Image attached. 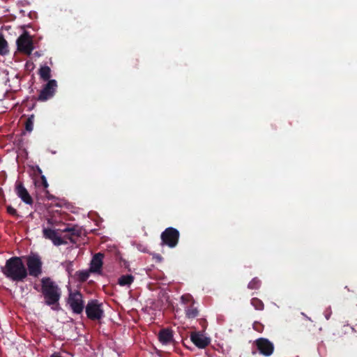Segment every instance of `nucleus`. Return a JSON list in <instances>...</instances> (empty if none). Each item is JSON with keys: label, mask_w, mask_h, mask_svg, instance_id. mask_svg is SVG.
<instances>
[{"label": "nucleus", "mask_w": 357, "mask_h": 357, "mask_svg": "<svg viewBox=\"0 0 357 357\" xmlns=\"http://www.w3.org/2000/svg\"><path fill=\"white\" fill-rule=\"evenodd\" d=\"M3 275L14 282H23L28 276V272L20 257H12L7 259L1 267Z\"/></svg>", "instance_id": "obj_1"}, {"label": "nucleus", "mask_w": 357, "mask_h": 357, "mask_svg": "<svg viewBox=\"0 0 357 357\" xmlns=\"http://www.w3.org/2000/svg\"><path fill=\"white\" fill-rule=\"evenodd\" d=\"M41 291L46 305L58 304L61 298V291L59 286L50 278H43L41 280Z\"/></svg>", "instance_id": "obj_2"}, {"label": "nucleus", "mask_w": 357, "mask_h": 357, "mask_svg": "<svg viewBox=\"0 0 357 357\" xmlns=\"http://www.w3.org/2000/svg\"><path fill=\"white\" fill-rule=\"evenodd\" d=\"M28 275L39 278L43 273V261L38 254H31L26 257Z\"/></svg>", "instance_id": "obj_3"}, {"label": "nucleus", "mask_w": 357, "mask_h": 357, "mask_svg": "<svg viewBox=\"0 0 357 357\" xmlns=\"http://www.w3.org/2000/svg\"><path fill=\"white\" fill-rule=\"evenodd\" d=\"M179 238L180 233L178 229L172 227H167L160 235L161 245L174 248L178 245Z\"/></svg>", "instance_id": "obj_4"}, {"label": "nucleus", "mask_w": 357, "mask_h": 357, "mask_svg": "<svg viewBox=\"0 0 357 357\" xmlns=\"http://www.w3.org/2000/svg\"><path fill=\"white\" fill-rule=\"evenodd\" d=\"M102 307V304L98 300H90L85 307L87 317L93 321L101 319L104 317V311Z\"/></svg>", "instance_id": "obj_5"}, {"label": "nucleus", "mask_w": 357, "mask_h": 357, "mask_svg": "<svg viewBox=\"0 0 357 357\" xmlns=\"http://www.w3.org/2000/svg\"><path fill=\"white\" fill-rule=\"evenodd\" d=\"M73 312L77 314H81L84 309L83 295L79 291H70L68 301Z\"/></svg>", "instance_id": "obj_6"}, {"label": "nucleus", "mask_w": 357, "mask_h": 357, "mask_svg": "<svg viewBox=\"0 0 357 357\" xmlns=\"http://www.w3.org/2000/svg\"><path fill=\"white\" fill-rule=\"evenodd\" d=\"M181 302L185 305L184 311L188 319H195L199 316V310L196 305L193 297L189 294H184L181 298Z\"/></svg>", "instance_id": "obj_7"}, {"label": "nucleus", "mask_w": 357, "mask_h": 357, "mask_svg": "<svg viewBox=\"0 0 357 357\" xmlns=\"http://www.w3.org/2000/svg\"><path fill=\"white\" fill-rule=\"evenodd\" d=\"M17 50L25 54H31L33 50V44L31 36L25 31L17 39Z\"/></svg>", "instance_id": "obj_8"}, {"label": "nucleus", "mask_w": 357, "mask_h": 357, "mask_svg": "<svg viewBox=\"0 0 357 357\" xmlns=\"http://www.w3.org/2000/svg\"><path fill=\"white\" fill-rule=\"evenodd\" d=\"M59 229H56L53 227H43V236L45 238L50 240L54 245L59 246L66 244V241L58 233V231H61Z\"/></svg>", "instance_id": "obj_9"}, {"label": "nucleus", "mask_w": 357, "mask_h": 357, "mask_svg": "<svg viewBox=\"0 0 357 357\" xmlns=\"http://www.w3.org/2000/svg\"><path fill=\"white\" fill-rule=\"evenodd\" d=\"M57 83L55 79L49 80L40 91L38 100L45 101L51 98L54 95Z\"/></svg>", "instance_id": "obj_10"}, {"label": "nucleus", "mask_w": 357, "mask_h": 357, "mask_svg": "<svg viewBox=\"0 0 357 357\" xmlns=\"http://www.w3.org/2000/svg\"><path fill=\"white\" fill-rule=\"evenodd\" d=\"M15 191L16 195L23 202L28 205H32L33 203V198L30 195L28 190L24 186L21 181H17L15 185Z\"/></svg>", "instance_id": "obj_11"}, {"label": "nucleus", "mask_w": 357, "mask_h": 357, "mask_svg": "<svg viewBox=\"0 0 357 357\" xmlns=\"http://www.w3.org/2000/svg\"><path fill=\"white\" fill-rule=\"evenodd\" d=\"M256 344L259 352L266 356H271L273 352V344L267 339L259 338L256 341Z\"/></svg>", "instance_id": "obj_12"}, {"label": "nucleus", "mask_w": 357, "mask_h": 357, "mask_svg": "<svg viewBox=\"0 0 357 357\" xmlns=\"http://www.w3.org/2000/svg\"><path fill=\"white\" fill-rule=\"evenodd\" d=\"M59 230L61 232L67 233L65 236L68 238L72 243H75L76 238L81 236L82 235V229L77 226H65L64 228Z\"/></svg>", "instance_id": "obj_13"}, {"label": "nucleus", "mask_w": 357, "mask_h": 357, "mask_svg": "<svg viewBox=\"0 0 357 357\" xmlns=\"http://www.w3.org/2000/svg\"><path fill=\"white\" fill-rule=\"evenodd\" d=\"M190 340L195 346L201 349L205 348L210 343V340L208 337L197 332L191 333Z\"/></svg>", "instance_id": "obj_14"}, {"label": "nucleus", "mask_w": 357, "mask_h": 357, "mask_svg": "<svg viewBox=\"0 0 357 357\" xmlns=\"http://www.w3.org/2000/svg\"><path fill=\"white\" fill-rule=\"evenodd\" d=\"M104 257V255L98 252L93 255L92 260L91 261L90 266V271L93 273H99L100 272L101 268L102 266V259Z\"/></svg>", "instance_id": "obj_15"}, {"label": "nucleus", "mask_w": 357, "mask_h": 357, "mask_svg": "<svg viewBox=\"0 0 357 357\" xmlns=\"http://www.w3.org/2000/svg\"><path fill=\"white\" fill-rule=\"evenodd\" d=\"M158 340L162 344H169L174 342L173 331L169 328H163L159 331Z\"/></svg>", "instance_id": "obj_16"}, {"label": "nucleus", "mask_w": 357, "mask_h": 357, "mask_svg": "<svg viewBox=\"0 0 357 357\" xmlns=\"http://www.w3.org/2000/svg\"><path fill=\"white\" fill-rule=\"evenodd\" d=\"M134 280L135 278L132 275H123L118 279V284L122 287H129L134 282Z\"/></svg>", "instance_id": "obj_17"}, {"label": "nucleus", "mask_w": 357, "mask_h": 357, "mask_svg": "<svg viewBox=\"0 0 357 357\" xmlns=\"http://www.w3.org/2000/svg\"><path fill=\"white\" fill-rule=\"evenodd\" d=\"M38 74L43 80L49 81L51 77V69L47 66H42L39 70Z\"/></svg>", "instance_id": "obj_18"}, {"label": "nucleus", "mask_w": 357, "mask_h": 357, "mask_svg": "<svg viewBox=\"0 0 357 357\" xmlns=\"http://www.w3.org/2000/svg\"><path fill=\"white\" fill-rule=\"evenodd\" d=\"M8 44L2 33L0 32V55H6L8 54Z\"/></svg>", "instance_id": "obj_19"}, {"label": "nucleus", "mask_w": 357, "mask_h": 357, "mask_svg": "<svg viewBox=\"0 0 357 357\" xmlns=\"http://www.w3.org/2000/svg\"><path fill=\"white\" fill-rule=\"evenodd\" d=\"M251 305L257 310H263L264 308V303L258 298H252L251 299Z\"/></svg>", "instance_id": "obj_20"}, {"label": "nucleus", "mask_w": 357, "mask_h": 357, "mask_svg": "<svg viewBox=\"0 0 357 357\" xmlns=\"http://www.w3.org/2000/svg\"><path fill=\"white\" fill-rule=\"evenodd\" d=\"M34 115L31 114L26 119L25 122V130L28 132H31L33 129V121H34Z\"/></svg>", "instance_id": "obj_21"}, {"label": "nucleus", "mask_w": 357, "mask_h": 357, "mask_svg": "<svg viewBox=\"0 0 357 357\" xmlns=\"http://www.w3.org/2000/svg\"><path fill=\"white\" fill-rule=\"evenodd\" d=\"M78 279L80 282H85L89 277V273L86 271H77L76 273Z\"/></svg>", "instance_id": "obj_22"}, {"label": "nucleus", "mask_w": 357, "mask_h": 357, "mask_svg": "<svg viewBox=\"0 0 357 357\" xmlns=\"http://www.w3.org/2000/svg\"><path fill=\"white\" fill-rule=\"evenodd\" d=\"M260 280L257 279V278H253L248 285V287L250 289H257L260 287Z\"/></svg>", "instance_id": "obj_23"}, {"label": "nucleus", "mask_w": 357, "mask_h": 357, "mask_svg": "<svg viewBox=\"0 0 357 357\" xmlns=\"http://www.w3.org/2000/svg\"><path fill=\"white\" fill-rule=\"evenodd\" d=\"M6 210H7L8 213H9L10 215H12L14 216L17 215V212L16 209L14 208L13 206H8L6 208Z\"/></svg>", "instance_id": "obj_24"}, {"label": "nucleus", "mask_w": 357, "mask_h": 357, "mask_svg": "<svg viewBox=\"0 0 357 357\" xmlns=\"http://www.w3.org/2000/svg\"><path fill=\"white\" fill-rule=\"evenodd\" d=\"M73 262L72 261H68L66 264V271L69 273V274H71V273L73 272Z\"/></svg>", "instance_id": "obj_25"}, {"label": "nucleus", "mask_w": 357, "mask_h": 357, "mask_svg": "<svg viewBox=\"0 0 357 357\" xmlns=\"http://www.w3.org/2000/svg\"><path fill=\"white\" fill-rule=\"evenodd\" d=\"M262 327L263 326L259 322H255L253 324V328L257 331H261Z\"/></svg>", "instance_id": "obj_26"}, {"label": "nucleus", "mask_w": 357, "mask_h": 357, "mask_svg": "<svg viewBox=\"0 0 357 357\" xmlns=\"http://www.w3.org/2000/svg\"><path fill=\"white\" fill-rule=\"evenodd\" d=\"M40 178H41L42 184H43V187L45 188H47L48 187V183H47L45 176L44 175H41Z\"/></svg>", "instance_id": "obj_27"}, {"label": "nucleus", "mask_w": 357, "mask_h": 357, "mask_svg": "<svg viewBox=\"0 0 357 357\" xmlns=\"http://www.w3.org/2000/svg\"><path fill=\"white\" fill-rule=\"evenodd\" d=\"M153 258L157 260V261L160 262L162 260V257L160 255L157 254L153 256Z\"/></svg>", "instance_id": "obj_28"}, {"label": "nucleus", "mask_w": 357, "mask_h": 357, "mask_svg": "<svg viewBox=\"0 0 357 357\" xmlns=\"http://www.w3.org/2000/svg\"><path fill=\"white\" fill-rule=\"evenodd\" d=\"M36 172L39 174H42V169L38 166H36Z\"/></svg>", "instance_id": "obj_29"}, {"label": "nucleus", "mask_w": 357, "mask_h": 357, "mask_svg": "<svg viewBox=\"0 0 357 357\" xmlns=\"http://www.w3.org/2000/svg\"><path fill=\"white\" fill-rule=\"evenodd\" d=\"M50 357H61L59 353H54L50 356Z\"/></svg>", "instance_id": "obj_30"}, {"label": "nucleus", "mask_w": 357, "mask_h": 357, "mask_svg": "<svg viewBox=\"0 0 357 357\" xmlns=\"http://www.w3.org/2000/svg\"><path fill=\"white\" fill-rule=\"evenodd\" d=\"M47 224H48V225H51V226H52V225H53V224H54V221H53V220H52V219H48V220H47Z\"/></svg>", "instance_id": "obj_31"}, {"label": "nucleus", "mask_w": 357, "mask_h": 357, "mask_svg": "<svg viewBox=\"0 0 357 357\" xmlns=\"http://www.w3.org/2000/svg\"><path fill=\"white\" fill-rule=\"evenodd\" d=\"M329 317H330V315H329V314H326V319H329Z\"/></svg>", "instance_id": "obj_32"}]
</instances>
